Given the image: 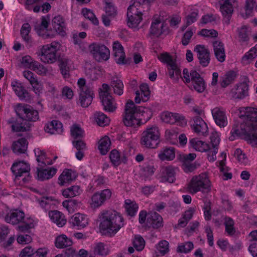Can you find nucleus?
<instances>
[{
  "instance_id": "f257e3e1",
  "label": "nucleus",
  "mask_w": 257,
  "mask_h": 257,
  "mask_svg": "<svg viewBox=\"0 0 257 257\" xmlns=\"http://www.w3.org/2000/svg\"><path fill=\"white\" fill-rule=\"evenodd\" d=\"M137 107L134 102L128 100L125 106V114L123 122L126 126L137 127L146 123L152 116L148 109Z\"/></svg>"
},
{
  "instance_id": "f03ea898",
  "label": "nucleus",
  "mask_w": 257,
  "mask_h": 257,
  "mask_svg": "<svg viewBox=\"0 0 257 257\" xmlns=\"http://www.w3.org/2000/svg\"><path fill=\"white\" fill-rule=\"evenodd\" d=\"M99 218L100 232L107 236H114L124 225L123 217L114 210H103Z\"/></svg>"
},
{
  "instance_id": "7ed1b4c3",
  "label": "nucleus",
  "mask_w": 257,
  "mask_h": 257,
  "mask_svg": "<svg viewBox=\"0 0 257 257\" xmlns=\"http://www.w3.org/2000/svg\"><path fill=\"white\" fill-rule=\"evenodd\" d=\"M155 0H134L127 9V24L129 27L136 28L142 20V11H148Z\"/></svg>"
},
{
  "instance_id": "20e7f679",
  "label": "nucleus",
  "mask_w": 257,
  "mask_h": 257,
  "mask_svg": "<svg viewBox=\"0 0 257 257\" xmlns=\"http://www.w3.org/2000/svg\"><path fill=\"white\" fill-rule=\"evenodd\" d=\"M211 183L208 176L204 173L193 176L188 184V190L191 194L199 191L208 192L211 190Z\"/></svg>"
},
{
  "instance_id": "39448f33",
  "label": "nucleus",
  "mask_w": 257,
  "mask_h": 257,
  "mask_svg": "<svg viewBox=\"0 0 257 257\" xmlns=\"http://www.w3.org/2000/svg\"><path fill=\"white\" fill-rule=\"evenodd\" d=\"M160 137L158 127H147L142 134L141 144L147 148L155 149L160 143Z\"/></svg>"
},
{
  "instance_id": "423d86ee",
  "label": "nucleus",
  "mask_w": 257,
  "mask_h": 257,
  "mask_svg": "<svg viewBox=\"0 0 257 257\" xmlns=\"http://www.w3.org/2000/svg\"><path fill=\"white\" fill-rule=\"evenodd\" d=\"M158 58L162 62L167 64L168 74L170 78L176 82L179 81L180 78H182L180 69L169 53L167 52L162 53L158 56Z\"/></svg>"
},
{
  "instance_id": "0eeeda50",
  "label": "nucleus",
  "mask_w": 257,
  "mask_h": 257,
  "mask_svg": "<svg viewBox=\"0 0 257 257\" xmlns=\"http://www.w3.org/2000/svg\"><path fill=\"white\" fill-rule=\"evenodd\" d=\"M16 112L19 117L29 121H36L39 118V112L33 107L25 104H18Z\"/></svg>"
},
{
  "instance_id": "6e6552de",
  "label": "nucleus",
  "mask_w": 257,
  "mask_h": 257,
  "mask_svg": "<svg viewBox=\"0 0 257 257\" xmlns=\"http://www.w3.org/2000/svg\"><path fill=\"white\" fill-rule=\"evenodd\" d=\"M88 50L93 57L97 61L107 60L110 56L109 49L104 45L93 43L88 47Z\"/></svg>"
},
{
  "instance_id": "1a4fd4ad",
  "label": "nucleus",
  "mask_w": 257,
  "mask_h": 257,
  "mask_svg": "<svg viewBox=\"0 0 257 257\" xmlns=\"http://www.w3.org/2000/svg\"><path fill=\"white\" fill-rule=\"evenodd\" d=\"M30 165L24 161L15 163L11 167V170L17 178L22 176L24 174H28L27 177L23 179L24 183L28 182L30 180Z\"/></svg>"
},
{
  "instance_id": "9d476101",
  "label": "nucleus",
  "mask_w": 257,
  "mask_h": 257,
  "mask_svg": "<svg viewBox=\"0 0 257 257\" xmlns=\"http://www.w3.org/2000/svg\"><path fill=\"white\" fill-rule=\"evenodd\" d=\"M199 63L203 67H207L210 61V53L209 50L203 45H197L194 49Z\"/></svg>"
},
{
  "instance_id": "9b49d317",
  "label": "nucleus",
  "mask_w": 257,
  "mask_h": 257,
  "mask_svg": "<svg viewBox=\"0 0 257 257\" xmlns=\"http://www.w3.org/2000/svg\"><path fill=\"white\" fill-rule=\"evenodd\" d=\"M111 196V192L108 189L94 193L91 197V206L94 208L100 207L109 199Z\"/></svg>"
},
{
  "instance_id": "f8f14e48",
  "label": "nucleus",
  "mask_w": 257,
  "mask_h": 257,
  "mask_svg": "<svg viewBox=\"0 0 257 257\" xmlns=\"http://www.w3.org/2000/svg\"><path fill=\"white\" fill-rule=\"evenodd\" d=\"M50 50L47 46H43L38 54L41 61L45 63L52 64L55 63L58 56L56 52Z\"/></svg>"
},
{
  "instance_id": "ddd939ff",
  "label": "nucleus",
  "mask_w": 257,
  "mask_h": 257,
  "mask_svg": "<svg viewBox=\"0 0 257 257\" xmlns=\"http://www.w3.org/2000/svg\"><path fill=\"white\" fill-rule=\"evenodd\" d=\"M245 109V116L246 119L245 124L248 127L247 130L255 131L257 130V109L249 107Z\"/></svg>"
},
{
  "instance_id": "4468645a",
  "label": "nucleus",
  "mask_w": 257,
  "mask_h": 257,
  "mask_svg": "<svg viewBox=\"0 0 257 257\" xmlns=\"http://www.w3.org/2000/svg\"><path fill=\"white\" fill-rule=\"evenodd\" d=\"M196 157V155L195 153L183 154L180 156V160L182 163V168L184 172H191L196 168L195 163L193 162Z\"/></svg>"
},
{
  "instance_id": "2eb2a0df",
  "label": "nucleus",
  "mask_w": 257,
  "mask_h": 257,
  "mask_svg": "<svg viewBox=\"0 0 257 257\" xmlns=\"http://www.w3.org/2000/svg\"><path fill=\"white\" fill-rule=\"evenodd\" d=\"M113 51L115 61L118 64L129 63L130 60L125 59V55L122 45L118 42H114L113 44Z\"/></svg>"
},
{
  "instance_id": "dca6fc26",
  "label": "nucleus",
  "mask_w": 257,
  "mask_h": 257,
  "mask_svg": "<svg viewBox=\"0 0 257 257\" xmlns=\"http://www.w3.org/2000/svg\"><path fill=\"white\" fill-rule=\"evenodd\" d=\"M193 123L191 127L198 135L206 136L208 134V127L205 121L199 116L193 118Z\"/></svg>"
},
{
  "instance_id": "f3484780",
  "label": "nucleus",
  "mask_w": 257,
  "mask_h": 257,
  "mask_svg": "<svg viewBox=\"0 0 257 257\" xmlns=\"http://www.w3.org/2000/svg\"><path fill=\"white\" fill-rule=\"evenodd\" d=\"M190 77L194 89L199 93L203 92L206 88L203 78L195 70L190 72Z\"/></svg>"
},
{
  "instance_id": "a211bd4d",
  "label": "nucleus",
  "mask_w": 257,
  "mask_h": 257,
  "mask_svg": "<svg viewBox=\"0 0 257 257\" xmlns=\"http://www.w3.org/2000/svg\"><path fill=\"white\" fill-rule=\"evenodd\" d=\"M159 176L162 182L174 183L175 180L174 168L171 166L162 167L160 171Z\"/></svg>"
},
{
  "instance_id": "6ab92c4d",
  "label": "nucleus",
  "mask_w": 257,
  "mask_h": 257,
  "mask_svg": "<svg viewBox=\"0 0 257 257\" xmlns=\"http://www.w3.org/2000/svg\"><path fill=\"white\" fill-rule=\"evenodd\" d=\"M248 85L246 82L236 85L231 90L232 97L235 99H243L248 94Z\"/></svg>"
},
{
  "instance_id": "aec40b11",
  "label": "nucleus",
  "mask_w": 257,
  "mask_h": 257,
  "mask_svg": "<svg viewBox=\"0 0 257 257\" xmlns=\"http://www.w3.org/2000/svg\"><path fill=\"white\" fill-rule=\"evenodd\" d=\"M147 225L149 227L158 228L163 226V219L156 212H151L148 214Z\"/></svg>"
},
{
  "instance_id": "412c9836",
  "label": "nucleus",
  "mask_w": 257,
  "mask_h": 257,
  "mask_svg": "<svg viewBox=\"0 0 257 257\" xmlns=\"http://www.w3.org/2000/svg\"><path fill=\"white\" fill-rule=\"evenodd\" d=\"M212 114L216 124L221 127H225L227 124V117L225 112L218 107L213 108L212 111Z\"/></svg>"
},
{
  "instance_id": "4be33fe9",
  "label": "nucleus",
  "mask_w": 257,
  "mask_h": 257,
  "mask_svg": "<svg viewBox=\"0 0 257 257\" xmlns=\"http://www.w3.org/2000/svg\"><path fill=\"white\" fill-rule=\"evenodd\" d=\"M77 176L75 172L72 170L65 169L59 176V183L61 186H67L74 181Z\"/></svg>"
},
{
  "instance_id": "5701e85b",
  "label": "nucleus",
  "mask_w": 257,
  "mask_h": 257,
  "mask_svg": "<svg viewBox=\"0 0 257 257\" xmlns=\"http://www.w3.org/2000/svg\"><path fill=\"white\" fill-rule=\"evenodd\" d=\"M94 95L93 89L80 91L79 102L80 105L83 107H87L92 103Z\"/></svg>"
},
{
  "instance_id": "b1692460",
  "label": "nucleus",
  "mask_w": 257,
  "mask_h": 257,
  "mask_svg": "<svg viewBox=\"0 0 257 257\" xmlns=\"http://www.w3.org/2000/svg\"><path fill=\"white\" fill-rule=\"evenodd\" d=\"M25 214L23 211L15 210L14 212L8 213L5 216V220L9 223L17 224L24 219Z\"/></svg>"
},
{
  "instance_id": "393cba45",
  "label": "nucleus",
  "mask_w": 257,
  "mask_h": 257,
  "mask_svg": "<svg viewBox=\"0 0 257 257\" xmlns=\"http://www.w3.org/2000/svg\"><path fill=\"white\" fill-rule=\"evenodd\" d=\"M234 3L235 0H225L220 8L223 16L225 17V22L227 25L229 23V20L233 11L232 4Z\"/></svg>"
},
{
  "instance_id": "a878e982",
  "label": "nucleus",
  "mask_w": 257,
  "mask_h": 257,
  "mask_svg": "<svg viewBox=\"0 0 257 257\" xmlns=\"http://www.w3.org/2000/svg\"><path fill=\"white\" fill-rule=\"evenodd\" d=\"M214 54L215 58L220 62L225 60V49L223 43L220 41H215L212 43Z\"/></svg>"
},
{
  "instance_id": "bb28decb",
  "label": "nucleus",
  "mask_w": 257,
  "mask_h": 257,
  "mask_svg": "<svg viewBox=\"0 0 257 257\" xmlns=\"http://www.w3.org/2000/svg\"><path fill=\"white\" fill-rule=\"evenodd\" d=\"M166 25L159 19H154L150 29V35L159 37L164 32V28Z\"/></svg>"
},
{
  "instance_id": "cd10ccee",
  "label": "nucleus",
  "mask_w": 257,
  "mask_h": 257,
  "mask_svg": "<svg viewBox=\"0 0 257 257\" xmlns=\"http://www.w3.org/2000/svg\"><path fill=\"white\" fill-rule=\"evenodd\" d=\"M53 28L60 35L64 36L66 34V24L64 18L58 15L55 17L52 22Z\"/></svg>"
},
{
  "instance_id": "c85d7f7f",
  "label": "nucleus",
  "mask_w": 257,
  "mask_h": 257,
  "mask_svg": "<svg viewBox=\"0 0 257 257\" xmlns=\"http://www.w3.org/2000/svg\"><path fill=\"white\" fill-rule=\"evenodd\" d=\"M70 222L73 226H76L78 229L83 228L88 224V218L84 214H75L70 219Z\"/></svg>"
},
{
  "instance_id": "c756f323",
  "label": "nucleus",
  "mask_w": 257,
  "mask_h": 257,
  "mask_svg": "<svg viewBox=\"0 0 257 257\" xmlns=\"http://www.w3.org/2000/svg\"><path fill=\"white\" fill-rule=\"evenodd\" d=\"M100 98L104 110L112 112L116 110V103L111 95L101 97Z\"/></svg>"
},
{
  "instance_id": "7c9ffc66",
  "label": "nucleus",
  "mask_w": 257,
  "mask_h": 257,
  "mask_svg": "<svg viewBox=\"0 0 257 257\" xmlns=\"http://www.w3.org/2000/svg\"><path fill=\"white\" fill-rule=\"evenodd\" d=\"M28 142L25 138H21L13 143L12 148L16 154H24L28 148Z\"/></svg>"
},
{
  "instance_id": "2f4dec72",
  "label": "nucleus",
  "mask_w": 257,
  "mask_h": 257,
  "mask_svg": "<svg viewBox=\"0 0 257 257\" xmlns=\"http://www.w3.org/2000/svg\"><path fill=\"white\" fill-rule=\"evenodd\" d=\"M49 215L51 219L59 227H62L66 223L67 220L64 214L57 210L51 211Z\"/></svg>"
},
{
  "instance_id": "473e14b6",
  "label": "nucleus",
  "mask_w": 257,
  "mask_h": 257,
  "mask_svg": "<svg viewBox=\"0 0 257 257\" xmlns=\"http://www.w3.org/2000/svg\"><path fill=\"white\" fill-rule=\"evenodd\" d=\"M57 169L55 168L50 169H37L38 179L41 181L48 180L53 177L56 173Z\"/></svg>"
},
{
  "instance_id": "72a5a7b5",
  "label": "nucleus",
  "mask_w": 257,
  "mask_h": 257,
  "mask_svg": "<svg viewBox=\"0 0 257 257\" xmlns=\"http://www.w3.org/2000/svg\"><path fill=\"white\" fill-rule=\"evenodd\" d=\"M55 243L57 248H64L71 246L73 241L70 238H68L66 235L63 234L56 238Z\"/></svg>"
},
{
  "instance_id": "f704fd0d",
  "label": "nucleus",
  "mask_w": 257,
  "mask_h": 257,
  "mask_svg": "<svg viewBox=\"0 0 257 257\" xmlns=\"http://www.w3.org/2000/svg\"><path fill=\"white\" fill-rule=\"evenodd\" d=\"M159 158L162 161H171L175 157V149L173 147L165 148L158 154Z\"/></svg>"
},
{
  "instance_id": "c9c22d12",
  "label": "nucleus",
  "mask_w": 257,
  "mask_h": 257,
  "mask_svg": "<svg viewBox=\"0 0 257 257\" xmlns=\"http://www.w3.org/2000/svg\"><path fill=\"white\" fill-rule=\"evenodd\" d=\"M110 86L113 88V93L118 96L123 93V84L122 81L116 77H113L110 81Z\"/></svg>"
},
{
  "instance_id": "e433bc0d",
  "label": "nucleus",
  "mask_w": 257,
  "mask_h": 257,
  "mask_svg": "<svg viewBox=\"0 0 257 257\" xmlns=\"http://www.w3.org/2000/svg\"><path fill=\"white\" fill-rule=\"evenodd\" d=\"M191 146L196 151L200 152H207L209 151L210 147L209 144L205 143L201 141L197 140L195 139L190 141Z\"/></svg>"
},
{
  "instance_id": "4c0bfd02",
  "label": "nucleus",
  "mask_w": 257,
  "mask_h": 257,
  "mask_svg": "<svg viewBox=\"0 0 257 257\" xmlns=\"http://www.w3.org/2000/svg\"><path fill=\"white\" fill-rule=\"evenodd\" d=\"M11 85L16 94L21 99H24L27 97L28 92L21 83L15 81L12 83Z\"/></svg>"
},
{
  "instance_id": "58836bf2",
  "label": "nucleus",
  "mask_w": 257,
  "mask_h": 257,
  "mask_svg": "<svg viewBox=\"0 0 257 257\" xmlns=\"http://www.w3.org/2000/svg\"><path fill=\"white\" fill-rule=\"evenodd\" d=\"M94 117L97 124L101 126L107 125L110 122V119L107 115L100 111H96L94 114Z\"/></svg>"
},
{
  "instance_id": "ea45409f",
  "label": "nucleus",
  "mask_w": 257,
  "mask_h": 257,
  "mask_svg": "<svg viewBox=\"0 0 257 257\" xmlns=\"http://www.w3.org/2000/svg\"><path fill=\"white\" fill-rule=\"evenodd\" d=\"M31 30V26L28 23L24 24L21 29V37L27 44H31L32 42V38L29 35Z\"/></svg>"
},
{
  "instance_id": "a19ab883",
  "label": "nucleus",
  "mask_w": 257,
  "mask_h": 257,
  "mask_svg": "<svg viewBox=\"0 0 257 257\" xmlns=\"http://www.w3.org/2000/svg\"><path fill=\"white\" fill-rule=\"evenodd\" d=\"M59 61L61 74L64 78H69L70 76L69 67L68 66L69 59L67 58H61L59 60Z\"/></svg>"
},
{
  "instance_id": "79ce46f5",
  "label": "nucleus",
  "mask_w": 257,
  "mask_h": 257,
  "mask_svg": "<svg viewBox=\"0 0 257 257\" xmlns=\"http://www.w3.org/2000/svg\"><path fill=\"white\" fill-rule=\"evenodd\" d=\"M81 190L79 186H72L69 188L64 189L62 194L65 197H73L79 195L81 193Z\"/></svg>"
},
{
  "instance_id": "37998d69",
  "label": "nucleus",
  "mask_w": 257,
  "mask_h": 257,
  "mask_svg": "<svg viewBox=\"0 0 257 257\" xmlns=\"http://www.w3.org/2000/svg\"><path fill=\"white\" fill-rule=\"evenodd\" d=\"M110 145V141L107 137L101 139L99 141L98 149L102 155H105L108 152Z\"/></svg>"
},
{
  "instance_id": "c03bdc74",
  "label": "nucleus",
  "mask_w": 257,
  "mask_h": 257,
  "mask_svg": "<svg viewBox=\"0 0 257 257\" xmlns=\"http://www.w3.org/2000/svg\"><path fill=\"white\" fill-rule=\"evenodd\" d=\"M236 77V74L234 71H229L227 72L224 77L222 78L220 82V85L222 87L225 88L231 83Z\"/></svg>"
},
{
  "instance_id": "a18cd8bd",
  "label": "nucleus",
  "mask_w": 257,
  "mask_h": 257,
  "mask_svg": "<svg viewBox=\"0 0 257 257\" xmlns=\"http://www.w3.org/2000/svg\"><path fill=\"white\" fill-rule=\"evenodd\" d=\"M224 224L225 227V231L227 234L229 235H233L235 232L233 220L230 217H225Z\"/></svg>"
},
{
  "instance_id": "49530a36",
  "label": "nucleus",
  "mask_w": 257,
  "mask_h": 257,
  "mask_svg": "<svg viewBox=\"0 0 257 257\" xmlns=\"http://www.w3.org/2000/svg\"><path fill=\"white\" fill-rule=\"evenodd\" d=\"M31 126L29 123L25 122H20L17 120L14 124L12 125V130L16 132H24L29 131Z\"/></svg>"
},
{
  "instance_id": "de8ad7c7",
  "label": "nucleus",
  "mask_w": 257,
  "mask_h": 257,
  "mask_svg": "<svg viewBox=\"0 0 257 257\" xmlns=\"http://www.w3.org/2000/svg\"><path fill=\"white\" fill-rule=\"evenodd\" d=\"M155 170L156 168L152 163L146 164L142 168V175L144 180H146L149 176L153 175Z\"/></svg>"
},
{
  "instance_id": "09e8293b",
  "label": "nucleus",
  "mask_w": 257,
  "mask_h": 257,
  "mask_svg": "<svg viewBox=\"0 0 257 257\" xmlns=\"http://www.w3.org/2000/svg\"><path fill=\"white\" fill-rule=\"evenodd\" d=\"M255 4V0H246L244 7L245 13H241V16L244 18H246L250 16L252 12L253 8Z\"/></svg>"
},
{
  "instance_id": "8fccbe9b",
  "label": "nucleus",
  "mask_w": 257,
  "mask_h": 257,
  "mask_svg": "<svg viewBox=\"0 0 257 257\" xmlns=\"http://www.w3.org/2000/svg\"><path fill=\"white\" fill-rule=\"evenodd\" d=\"M138 208V205L130 200H125V209L128 215L133 216L135 215Z\"/></svg>"
},
{
  "instance_id": "3c124183",
  "label": "nucleus",
  "mask_w": 257,
  "mask_h": 257,
  "mask_svg": "<svg viewBox=\"0 0 257 257\" xmlns=\"http://www.w3.org/2000/svg\"><path fill=\"white\" fill-rule=\"evenodd\" d=\"M106 6L105 7V13L108 16L114 17L117 14V10L114 6V5L108 1L105 0Z\"/></svg>"
},
{
  "instance_id": "603ef678",
  "label": "nucleus",
  "mask_w": 257,
  "mask_h": 257,
  "mask_svg": "<svg viewBox=\"0 0 257 257\" xmlns=\"http://www.w3.org/2000/svg\"><path fill=\"white\" fill-rule=\"evenodd\" d=\"M141 91L142 100L146 102L149 100L150 96V91L149 86L146 83H143L140 86Z\"/></svg>"
},
{
  "instance_id": "864d4df0",
  "label": "nucleus",
  "mask_w": 257,
  "mask_h": 257,
  "mask_svg": "<svg viewBox=\"0 0 257 257\" xmlns=\"http://www.w3.org/2000/svg\"><path fill=\"white\" fill-rule=\"evenodd\" d=\"M31 69L40 75H45L48 72L46 67L37 61H34L31 65Z\"/></svg>"
},
{
  "instance_id": "5fc2aeb1",
  "label": "nucleus",
  "mask_w": 257,
  "mask_h": 257,
  "mask_svg": "<svg viewBox=\"0 0 257 257\" xmlns=\"http://www.w3.org/2000/svg\"><path fill=\"white\" fill-rule=\"evenodd\" d=\"M82 13L84 17L91 21L94 25H97L99 24L98 20L91 10L87 9H82Z\"/></svg>"
},
{
  "instance_id": "6e6d98bb",
  "label": "nucleus",
  "mask_w": 257,
  "mask_h": 257,
  "mask_svg": "<svg viewBox=\"0 0 257 257\" xmlns=\"http://www.w3.org/2000/svg\"><path fill=\"white\" fill-rule=\"evenodd\" d=\"M133 245L138 251H141L145 245V240L141 236H136L133 240Z\"/></svg>"
},
{
  "instance_id": "4d7b16f0",
  "label": "nucleus",
  "mask_w": 257,
  "mask_h": 257,
  "mask_svg": "<svg viewBox=\"0 0 257 257\" xmlns=\"http://www.w3.org/2000/svg\"><path fill=\"white\" fill-rule=\"evenodd\" d=\"M71 133L75 139H81L83 137V131L78 125L74 124L71 127Z\"/></svg>"
},
{
  "instance_id": "13d9d810",
  "label": "nucleus",
  "mask_w": 257,
  "mask_h": 257,
  "mask_svg": "<svg viewBox=\"0 0 257 257\" xmlns=\"http://www.w3.org/2000/svg\"><path fill=\"white\" fill-rule=\"evenodd\" d=\"M157 248L162 255H164L169 250V242L165 240H161L158 243Z\"/></svg>"
},
{
  "instance_id": "bf43d9fd",
  "label": "nucleus",
  "mask_w": 257,
  "mask_h": 257,
  "mask_svg": "<svg viewBox=\"0 0 257 257\" xmlns=\"http://www.w3.org/2000/svg\"><path fill=\"white\" fill-rule=\"evenodd\" d=\"M109 158L111 163L114 166H117L121 163L120 154L116 150H113L111 151L109 155Z\"/></svg>"
},
{
  "instance_id": "052dcab7",
  "label": "nucleus",
  "mask_w": 257,
  "mask_h": 257,
  "mask_svg": "<svg viewBox=\"0 0 257 257\" xmlns=\"http://www.w3.org/2000/svg\"><path fill=\"white\" fill-rule=\"evenodd\" d=\"M253 50H249L242 58L241 63L244 65L249 64L256 57V54L252 53Z\"/></svg>"
},
{
  "instance_id": "680f3d73",
  "label": "nucleus",
  "mask_w": 257,
  "mask_h": 257,
  "mask_svg": "<svg viewBox=\"0 0 257 257\" xmlns=\"http://www.w3.org/2000/svg\"><path fill=\"white\" fill-rule=\"evenodd\" d=\"M94 252L95 254L100 255H106L108 253V250L104 246L103 243L99 242L94 247Z\"/></svg>"
},
{
  "instance_id": "e2e57ef3",
  "label": "nucleus",
  "mask_w": 257,
  "mask_h": 257,
  "mask_svg": "<svg viewBox=\"0 0 257 257\" xmlns=\"http://www.w3.org/2000/svg\"><path fill=\"white\" fill-rule=\"evenodd\" d=\"M24 76L29 80L31 84L35 87L38 84V82L36 78L34 77V74L30 71H25L23 72Z\"/></svg>"
},
{
  "instance_id": "0e129e2a",
  "label": "nucleus",
  "mask_w": 257,
  "mask_h": 257,
  "mask_svg": "<svg viewBox=\"0 0 257 257\" xmlns=\"http://www.w3.org/2000/svg\"><path fill=\"white\" fill-rule=\"evenodd\" d=\"M193 248L192 242H187L185 244H181L178 246L177 251L178 252L187 253Z\"/></svg>"
},
{
  "instance_id": "69168bd1",
  "label": "nucleus",
  "mask_w": 257,
  "mask_h": 257,
  "mask_svg": "<svg viewBox=\"0 0 257 257\" xmlns=\"http://www.w3.org/2000/svg\"><path fill=\"white\" fill-rule=\"evenodd\" d=\"M172 116L173 113L166 111L161 114V117L163 122L170 124H174V119H173Z\"/></svg>"
},
{
  "instance_id": "338daca9",
  "label": "nucleus",
  "mask_w": 257,
  "mask_h": 257,
  "mask_svg": "<svg viewBox=\"0 0 257 257\" xmlns=\"http://www.w3.org/2000/svg\"><path fill=\"white\" fill-rule=\"evenodd\" d=\"M198 35L204 37H216L217 36L218 33L216 30L213 29L207 30L203 29L198 32Z\"/></svg>"
},
{
  "instance_id": "774afa93",
  "label": "nucleus",
  "mask_w": 257,
  "mask_h": 257,
  "mask_svg": "<svg viewBox=\"0 0 257 257\" xmlns=\"http://www.w3.org/2000/svg\"><path fill=\"white\" fill-rule=\"evenodd\" d=\"M42 21L41 24L39 26H37L35 27V29L37 31L42 30L44 29H46L48 27L49 22H50V18L48 16H43L41 18Z\"/></svg>"
}]
</instances>
